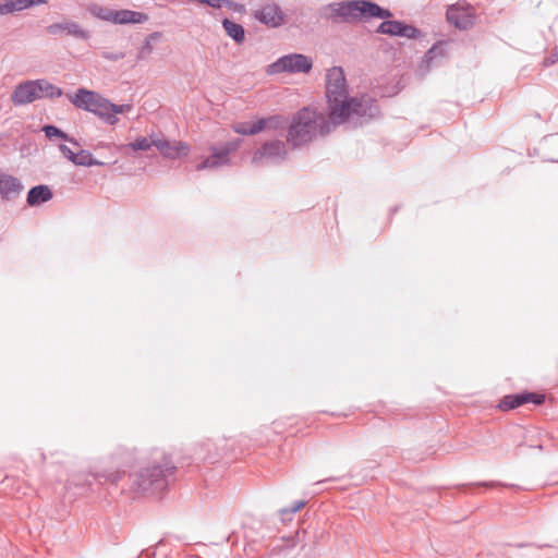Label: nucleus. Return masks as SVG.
I'll return each instance as SVG.
<instances>
[{
    "label": "nucleus",
    "instance_id": "obj_16",
    "mask_svg": "<svg viewBox=\"0 0 558 558\" xmlns=\"http://www.w3.org/2000/svg\"><path fill=\"white\" fill-rule=\"evenodd\" d=\"M38 95L35 80L26 81L16 85L11 95V100L15 106H23L37 100Z\"/></svg>",
    "mask_w": 558,
    "mask_h": 558
},
{
    "label": "nucleus",
    "instance_id": "obj_4",
    "mask_svg": "<svg viewBox=\"0 0 558 558\" xmlns=\"http://www.w3.org/2000/svg\"><path fill=\"white\" fill-rule=\"evenodd\" d=\"M326 120L324 116L308 107L300 109L292 119L287 134V143L299 148L311 143L317 132L320 133V123Z\"/></svg>",
    "mask_w": 558,
    "mask_h": 558
},
{
    "label": "nucleus",
    "instance_id": "obj_15",
    "mask_svg": "<svg viewBox=\"0 0 558 558\" xmlns=\"http://www.w3.org/2000/svg\"><path fill=\"white\" fill-rule=\"evenodd\" d=\"M154 146L160 151L161 156L167 159H179L187 156L190 147L185 142H170L167 138L153 140Z\"/></svg>",
    "mask_w": 558,
    "mask_h": 558
},
{
    "label": "nucleus",
    "instance_id": "obj_1",
    "mask_svg": "<svg viewBox=\"0 0 558 558\" xmlns=\"http://www.w3.org/2000/svg\"><path fill=\"white\" fill-rule=\"evenodd\" d=\"M326 98L328 120L320 123V135L330 133L331 128L348 124L359 128L379 117L380 109L375 98L369 95L350 96L347 78L341 66H332L326 73Z\"/></svg>",
    "mask_w": 558,
    "mask_h": 558
},
{
    "label": "nucleus",
    "instance_id": "obj_22",
    "mask_svg": "<svg viewBox=\"0 0 558 558\" xmlns=\"http://www.w3.org/2000/svg\"><path fill=\"white\" fill-rule=\"evenodd\" d=\"M116 25L143 24L148 21L149 16L144 12L121 9L116 11Z\"/></svg>",
    "mask_w": 558,
    "mask_h": 558
},
{
    "label": "nucleus",
    "instance_id": "obj_10",
    "mask_svg": "<svg viewBox=\"0 0 558 558\" xmlns=\"http://www.w3.org/2000/svg\"><path fill=\"white\" fill-rule=\"evenodd\" d=\"M383 22L377 26L375 32L391 37H405L409 39H420L424 37L423 32L412 24H408L401 20L381 19Z\"/></svg>",
    "mask_w": 558,
    "mask_h": 558
},
{
    "label": "nucleus",
    "instance_id": "obj_42",
    "mask_svg": "<svg viewBox=\"0 0 558 558\" xmlns=\"http://www.w3.org/2000/svg\"><path fill=\"white\" fill-rule=\"evenodd\" d=\"M104 57L111 61H118L123 58L122 53H105Z\"/></svg>",
    "mask_w": 558,
    "mask_h": 558
},
{
    "label": "nucleus",
    "instance_id": "obj_29",
    "mask_svg": "<svg viewBox=\"0 0 558 558\" xmlns=\"http://www.w3.org/2000/svg\"><path fill=\"white\" fill-rule=\"evenodd\" d=\"M306 505L305 500H296L290 507H286L279 510V519L282 523L292 521L293 515L304 508Z\"/></svg>",
    "mask_w": 558,
    "mask_h": 558
},
{
    "label": "nucleus",
    "instance_id": "obj_44",
    "mask_svg": "<svg viewBox=\"0 0 558 558\" xmlns=\"http://www.w3.org/2000/svg\"><path fill=\"white\" fill-rule=\"evenodd\" d=\"M558 162V160H556Z\"/></svg>",
    "mask_w": 558,
    "mask_h": 558
},
{
    "label": "nucleus",
    "instance_id": "obj_9",
    "mask_svg": "<svg viewBox=\"0 0 558 558\" xmlns=\"http://www.w3.org/2000/svg\"><path fill=\"white\" fill-rule=\"evenodd\" d=\"M240 144L241 140L238 138L211 146L209 156L198 163L196 169L201 171L228 165L230 162V154L236 151Z\"/></svg>",
    "mask_w": 558,
    "mask_h": 558
},
{
    "label": "nucleus",
    "instance_id": "obj_23",
    "mask_svg": "<svg viewBox=\"0 0 558 558\" xmlns=\"http://www.w3.org/2000/svg\"><path fill=\"white\" fill-rule=\"evenodd\" d=\"M221 25L226 34L236 44L242 45L245 41V28L243 25L231 21L228 17L221 20Z\"/></svg>",
    "mask_w": 558,
    "mask_h": 558
},
{
    "label": "nucleus",
    "instance_id": "obj_6",
    "mask_svg": "<svg viewBox=\"0 0 558 558\" xmlns=\"http://www.w3.org/2000/svg\"><path fill=\"white\" fill-rule=\"evenodd\" d=\"M287 144L280 140L266 141L257 148L252 157V163L257 167L279 166L288 158Z\"/></svg>",
    "mask_w": 558,
    "mask_h": 558
},
{
    "label": "nucleus",
    "instance_id": "obj_2",
    "mask_svg": "<svg viewBox=\"0 0 558 558\" xmlns=\"http://www.w3.org/2000/svg\"><path fill=\"white\" fill-rule=\"evenodd\" d=\"M177 466L171 457L163 450L154 448L149 452L148 462L136 472L130 473V488L133 492L160 493L168 488L174 480Z\"/></svg>",
    "mask_w": 558,
    "mask_h": 558
},
{
    "label": "nucleus",
    "instance_id": "obj_21",
    "mask_svg": "<svg viewBox=\"0 0 558 558\" xmlns=\"http://www.w3.org/2000/svg\"><path fill=\"white\" fill-rule=\"evenodd\" d=\"M23 189L24 185L17 178L5 173L0 174V196L3 199H10L11 194L19 195Z\"/></svg>",
    "mask_w": 558,
    "mask_h": 558
},
{
    "label": "nucleus",
    "instance_id": "obj_37",
    "mask_svg": "<svg viewBox=\"0 0 558 558\" xmlns=\"http://www.w3.org/2000/svg\"><path fill=\"white\" fill-rule=\"evenodd\" d=\"M197 2L202 5L219 10L226 5L227 0H197Z\"/></svg>",
    "mask_w": 558,
    "mask_h": 558
},
{
    "label": "nucleus",
    "instance_id": "obj_25",
    "mask_svg": "<svg viewBox=\"0 0 558 558\" xmlns=\"http://www.w3.org/2000/svg\"><path fill=\"white\" fill-rule=\"evenodd\" d=\"M41 131L49 141L59 138L73 145H78L77 141L74 137L70 136L68 133H65L54 124H45L41 126Z\"/></svg>",
    "mask_w": 558,
    "mask_h": 558
},
{
    "label": "nucleus",
    "instance_id": "obj_43",
    "mask_svg": "<svg viewBox=\"0 0 558 558\" xmlns=\"http://www.w3.org/2000/svg\"><path fill=\"white\" fill-rule=\"evenodd\" d=\"M217 451L221 453V458H222L225 454V447H220V446H218L217 442H215V446L210 447V453H215Z\"/></svg>",
    "mask_w": 558,
    "mask_h": 558
},
{
    "label": "nucleus",
    "instance_id": "obj_30",
    "mask_svg": "<svg viewBox=\"0 0 558 558\" xmlns=\"http://www.w3.org/2000/svg\"><path fill=\"white\" fill-rule=\"evenodd\" d=\"M162 34L160 32H153L148 34L140 48L138 57L143 58L150 54L154 50L153 44L159 40Z\"/></svg>",
    "mask_w": 558,
    "mask_h": 558
},
{
    "label": "nucleus",
    "instance_id": "obj_20",
    "mask_svg": "<svg viewBox=\"0 0 558 558\" xmlns=\"http://www.w3.org/2000/svg\"><path fill=\"white\" fill-rule=\"evenodd\" d=\"M52 190L46 184H38L29 189L26 203L31 207H38L52 199Z\"/></svg>",
    "mask_w": 558,
    "mask_h": 558
},
{
    "label": "nucleus",
    "instance_id": "obj_35",
    "mask_svg": "<svg viewBox=\"0 0 558 558\" xmlns=\"http://www.w3.org/2000/svg\"><path fill=\"white\" fill-rule=\"evenodd\" d=\"M235 133L241 135H254L252 131V122H240L233 126Z\"/></svg>",
    "mask_w": 558,
    "mask_h": 558
},
{
    "label": "nucleus",
    "instance_id": "obj_32",
    "mask_svg": "<svg viewBox=\"0 0 558 558\" xmlns=\"http://www.w3.org/2000/svg\"><path fill=\"white\" fill-rule=\"evenodd\" d=\"M151 146H154L153 140L149 141L145 136H140V137H137L135 141H133L131 143H128L125 145H121L120 148L121 149H123V148H131L132 150H148Z\"/></svg>",
    "mask_w": 558,
    "mask_h": 558
},
{
    "label": "nucleus",
    "instance_id": "obj_33",
    "mask_svg": "<svg viewBox=\"0 0 558 558\" xmlns=\"http://www.w3.org/2000/svg\"><path fill=\"white\" fill-rule=\"evenodd\" d=\"M278 117L259 118L255 122H252V131L255 134L263 132L269 124L276 122Z\"/></svg>",
    "mask_w": 558,
    "mask_h": 558
},
{
    "label": "nucleus",
    "instance_id": "obj_40",
    "mask_svg": "<svg viewBox=\"0 0 558 558\" xmlns=\"http://www.w3.org/2000/svg\"><path fill=\"white\" fill-rule=\"evenodd\" d=\"M469 486H483L486 488H492V487H497V486H504V484H501L499 482L490 481V482L472 483V484H469Z\"/></svg>",
    "mask_w": 558,
    "mask_h": 558
},
{
    "label": "nucleus",
    "instance_id": "obj_41",
    "mask_svg": "<svg viewBox=\"0 0 558 558\" xmlns=\"http://www.w3.org/2000/svg\"><path fill=\"white\" fill-rule=\"evenodd\" d=\"M340 480H341V477L330 476V477H327V478H324V480L315 482L314 485L315 486H320V485H323L325 483L338 482Z\"/></svg>",
    "mask_w": 558,
    "mask_h": 558
},
{
    "label": "nucleus",
    "instance_id": "obj_24",
    "mask_svg": "<svg viewBox=\"0 0 558 558\" xmlns=\"http://www.w3.org/2000/svg\"><path fill=\"white\" fill-rule=\"evenodd\" d=\"M35 82H36L37 93L39 94L38 99H41V98L54 99V98H59L63 95L62 88L51 84L50 82H48L45 78L35 80Z\"/></svg>",
    "mask_w": 558,
    "mask_h": 558
},
{
    "label": "nucleus",
    "instance_id": "obj_31",
    "mask_svg": "<svg viewBox=\"0 0 558 558\" xmlns=\"http://www.w3.org/2000/svg\"><path fill=\"white\" fill-rule=\"evenodd\" d=\"M109 108H108V114L113 116L114 121L113 122H107L108 125H114L118 123V114H122L125 112L131 111L132 105L130 104H122V105H116L109 100Z\"/></svg>",
    "mask_w": 558,
    "mask_h": 558
},
{
    "label": "nucleus",
    "instance_id": "obj_39",
    "mask_svg": "<svg viewBox=\"0 0 558 558\" xmlns=\"http://www.w3.org/2000/svg\"><path fill=\"white\" fill-rule=\"evenodd\" d=\"M59 149L60 151L62 153V155L68 159L70 160L72 163L75 162L74 158H75V154L71 148H69L66 145L64 144H61L59 146Z\"/></svg>",
    "mask_w": 558,
    "mask_h": 558
},
{
    "label": "nucleus",
    "instance_id": "obj_3",
    "mask_svg": "<svg viewBox=\"0 0 558 558\" xmlns=\"http://www.w3.org/2000/svg\"><path fill=\"white\" fill-rule=\"evenodd\" d=\"M318 15L332 23H352L372 19H388L393 14L389 9L373 0H343L320 7Z\"/></svg>",
    "mask_w": 558,
    "mask_h": 558
},
{
    "label": "nucleus",
    "instance_id": "obj_38",
    "mask_svg": "<svg viewBox=\"0 0 558 558\" xmlns=\"http://www.w3.org/2000/svg\"><path fill=\"white\" fill-rule=\"evenodd\" d=\"M557 61H558V47H555L551 50V52L549 53V56H547L544 59L543 64L545 66H550V65L555 64Z\"/></svg>",
    "mask_w": 558,
    "mask_h": 558
},
{
    "label": "nucleus",
    "instance_id": "obj_7",
    "mask_svg": "<svg viewBox=\"0 0 558 558\" xmlns=\"http://www.w3.org/2000/svg\"><path fill=\"white\" fill-rule=\"evenodd\" d=\"M124 476L123 471H97L88 474H75L66 480L65 488L70 489L72 486L77 488L93 489V484L96 482L99 485L111 484L117 485Z\"/></svg>",
    "mask_w": 558,
    "mask_h": 558
},
{
    "label": "nucleus",
    "instance_id": "obj_28",
    "mask_svg": "<svg viewBox=\"0 0 558 558\" xmlns=\"http://www.w3.org/2000/svg\"><path fill=\"white\" fill-rule=\"evenodd\" d=\"M76 166L83 167H93V166H104L105 163L96 158H94L93 154L89 150L81 149L75 154L74 158Z\"/></svg>",
    "mask_w": 558,
    "mask_h": 558
},
{
    "label": "nucleus",
    "instance_id": "obj_12",
    "mask_svg": "<svg viewBox=\"0 0 558 558\" xmlns=\"http://www.w3.org/2000/svg\"><path fill=\"white\" fill-rule=\"evenodd\" d=\"M253 16L259 23L277 28L286 23V14L277 3H267L262 9L254 11Z\"/></svg>",
    "mask_w": 558,
    "mask_h": 558
},
{
    "label": "nucleus",
    "instance_id": "obj_34",
    "mask_svg": "<svg viewBox=\"0 0 558 558\" xmlns=\"http://www.w3.org/2000/svg\"><path fill=\"white\" fill-rule=\"evenodd\" d=\"M522 395H523V398H524L523 399L524 400V404L525 403H533V404H536V405H541L545 401V396L542 395V393L532 392V391H523Z\"/></svg>",
    "mask_w": 558,
    "mask_h": 558
},
{
    "label": "nucleus",
    "instance_id": "obj_17",
    "mask_svg": "<svg viewBox=\"0 0 558 558\" xmlns=\"http://www.w3.org/2000/svg\"><path fill=\"white\" fill-rule=\"evenodd\" d=\"M215 446V441L207 439L194 445L192 460L195 463L204 462L214 464L221 459L220 452L210 453V447Z\"/></svg>",
    "mask_w": 558,
    "mask_h": 558
},
{
    "label": "nucleus",
    "instance_id": "obj_14",
    "mask_svg": "<svg viewBox=\"0 0 558 558\" xmlns=\"http://www.w3.org/2000/svg\"><path fill=\"white\" fill-rule=\"evenodd\" d=\"M110 462L120 471L119 468L131 466L140 459V451L135 447L118 445L109 454Z\"/></svg>",
    "mask_w": 558,
    "mask_h": 558
},
{
    "label": "nucleus",
    "instance_id": "obj_11",
    "mask_svg": "<svg viewBox=\"0 0 558 558\" xmlns=\"http://www.w3.org/2000/svg\"><path fill=\"white\" fill-rule=\"evenodd\" d=\"M447 21L460 31L470 29L475 23V13L470 7L452 4L447 10Z\"/></svg>",
    "mask_w": 558,
    "mask_h": 558
},
{
    "label": "nucleus",
    "instance_id": "obj_13",
    "mask_svg": "<svg viewBox=\"0 0 558 558\" xmlns=\"http://www.w3.org/2000/svg\"><path fill=\"white\" fill-rule=\"evenodd\" d=\"M46 32L51 36L64 34L78 40H88L90 38L88 31L84 29L78 23L70 20L52 23L46 27Z\"/></svg>",
    "mask_w": 558,
    "mask_h": 558
},
{
    "label": "nucleus",
    "instance_id": "obj_8",
    "mask_svg": "<svg viewBox=\"0 0 558 558\" xmlns=\"http://www.w3.org/2000/svg\"><path fill=\"white\" fill-rule=\"evenodd\" d=\"M313 68V60L302 53H289L278 58L268 65L269 74L278 73H308Z\"/></svg>",
    "mask_w": 558,
    "mask_h": 558
},
{
    "label": "nucleus",
    "instance_id": "obj_19",
    "mask_svg": "<svg viewBox=\"0 0 558 558\" xmlns=\"http://www.w3.org/2000/svg\"><path fill=\"white\" fill-rule=\"evenodd\" d=\"M49 0H3L0 1V16L15 14L36 5L46 4Z\"/></svg>",
    "mask_w": 558,
    "mask_h": 558
},
{
    "label": "nucleus",
    "instance_id": "obj_27",
    "mask_svg": "<svg viewBox=\"0 0 558 558\" xmlns=\"http://www.w3.org/2000/svg\"><path fill=\"white\" fill-rule=\"evenodd\" d=\"M522 392L505 396L498 403L501 411H509L520 408L524 404Z\"/></svg>",
    "mask_w": 558,
    "mask_h": 558
},
{
    "label": "nucleus",
    "instance_id": "obj_5",
    "mask_svg": "<svg viewBox=\"0 0 558 558\" xmlns=\"http://www.w3.org/2000/svg\"><path fill=\"white\" fill-rule=\"evenodd\" d=\"M69 100L77 108L94 113L106 124L113 122V116L108 114L109 99L99 93L80 87L73 95H68Z\"/></svg>",
    "mask_w": 558,
    "mask_h": 558
},
{
    "label": "nucleus",
    "instance_id": "obj_18",
    "mask_svg": "<svg viewBox=\"0 0 558 558\" xmlns=\"http://www.w3.org/2000/svg\"><path fill=\"white\" fill-rule=\"evenodd\" d=\"M446 41L435 43L423 56L422 61L418 65V72L421 75H425L429 72L432 65L440 58L446 56Z\"/></svg>",
    "mask_w": 558,
    "mask_h": 558
},
{
    "label": "nucleus",
    "instance_id": "obj_26",
    "mask_svg": "<svg viewBox=\"0 0 558 558\" xmlns=\"http://www.w3.org/2000/svg\"><path fill=\"white\" fill-rule=\"evenodd\" d=\"M116 11L114 9H111L109 7H105V5H100V4H90L88 7V12L90 15H93L94 17L98 19V20H101V21H105V22H110L112 24H114V20H116Z\"/></svg>",
    "mask_w": 558,
    "mask_h": 558
},
{
    "label": "nucleus",
    "instance_id": "obj_36",
    "mask_svg": "<svg viewBox=\"0 0 558 558\" xmlns=\"http://www.w3.org/2000/svg\"><path fill=\"white\" fill-rule=\"evenodd\" d=\"M225 8L232 10L233 12L239 14H244L246 12V8L244 4L233 0H227Z\"/></svg>",
    "mask_w": 558,
    "mask_h": 558
}]
</instances>
